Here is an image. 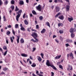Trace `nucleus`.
Here are the masks:
<instances>
[{
  "label": "nucleus",
  "mask_w": 76,
  "mask_h": 76,
  "mask_svg": "<svg viewBox=\"0 0 76 76\" xmlns=\"http://www.w3.org/2000/svg\"><path fill=\"white\" fill-rule=\"evenodd\" d=\"M31 36H32L35 39H36V40H34V39H31V41H33L34 42H37L38 41V39L36 38V37H38V35L36 33H34L31 35Z\"/></svg>",
  "instance_id": "1"
},
{
  "label": "nucleus",
  "mask_w": 76,
  "mask_h": 76,
  "mask_svg": "<svg viewBox=\"0 0 76 76\" xmlns=\"http://www.w3.org/2000/svg\"><path fill=\"white\" fill-rule=\"evenodd\" d=\"M22 12V10H20L19 11H18V12H17V14H18L16 16V20L17 22L19 21V18H20V14H21V12Z\"/></svg>",
  "instance_id": "2"
},
{
  "label": "nucleus",
  "mask_w": 76,
  "mask_h": 76,
  "mask_svg": "<svg viewBox=\"0 0 76 76\" xmlns=\"http://www.w3.org/2000/svg\"><path fill=\"white\" fill-rule=\"evenodd\" d=\"M50 61L48 60H47V62L46 63V64L48 66H51L53 68L54 70H56L57 69H56V68L55 67V66L53 65H50Z\"/></svg>",
  "instance_id": "3"
},
{
  "label": "nucleus",
  "mask_w": 76,
  "mask_h": 76,
  "mask_svg": "<svg viewBox=\"0 0 76 76\" xmlns=\"http://www.w3.org/2000/svg\"><path fill=\"white\" fill-rule=\"evenodd\" d=\"M36 8L39 11V12L41 11V5H39L37 7H36Z\"/></svg>",
  "instance_id": "4"
},
{
  "label": "nucleus",
  "mask_w": 76,
  "mask_h": 76,
  "mask_svg": "<svg viewBox=\"0 0 76 76\" xmlns=\"http://www.w3.org/2000/svg\"><path fill=\"white\" fill-rule=\"evenodd\" d=\"M74 32H75L76 31V29L74 28L73 29V28H71L70 30V32H71V33H73Z\"/></svg>",
  "instance_id": "5"
},
{
  "label": "nucleus",
  "mask_w": 76,
  "mask_h": 76,
  "mask_svg": "<svg viewBox=\"0 0 76 76\" xmlns=\"http://www.w3.org/2000/svg\"><path fill=\"white\" fill-rule=\"evenodd\" d=\"M56 12H59V11L60 10V8L59 7H56Z\"/></svg>",
  "instance_id": "6"
},
{
  "label": "nucleus",
  "mask_w": 76,
  "mask_h": 76,
  "mask_svg": "<svg viewBox=\"0 0 76 76\" xmlns=\"http://www.w3.org/2000/svg\"><path fill=\"white\" fill-rule=\"evenodd\" d=\"M58 18H59V19H61V20H63L64 19V17L63 15H61L59 16L58 17Z\"/></svg>",
  "instance_id": "7"
},
{
  "label": "nucleus",
  "mask_w": 76,
  "mask_h": 76,
  "mask_svg": "<svg viewBox=\"0 0 76 76\" xmlns=\"http://www.w3.org/2000/svg\"><path fill=\"white\" fill-rule=\"evenodd\" d=\"M19 4L20 5H23L24 4V2L22 0L20 1Z\"/></svg>",
  "instance_id": "8"
},
{
  "label": "nucleus",
  "mask_w": 76,
  "mask_h": 76,
  "mask_svg": "<svg viewBox=\"0 0 76 76\" xmlns=\"http://www.w3.org/2000/svg\"><path fill=\"white\" fill-rule=\"evenodd\" d=\"M10 41H11V42L12 43H13V39H15V37L14 36H12V37H10Z\"/></svg>",
  "instance_id": "9"
},
{
  "label": "nucleus",
  "mask_w": 76,
  "mask_h": 76,
  "mask_svg": "<svg viewBox=\"0 0 76 76\" xmlns=\"http://www.w3.org/2000/svg\"><path fill=\"white\" fill-rule=\"evenodd\" d=\"M66 42H68V43H70V42H72V40H70L69 39H67L66 40Z\"/></svg>",
  "instance_id": "10"
},
{
  "label": "nucleus",
  "mask_w": 76,
  "mask_h": 76,
  "mask_svg": "<svg viewBox=\"0 0 76 76\" xmlns=\"http://www.w3.org/2000/svg\"><path fill=\"white\" fill-rule=\"evenodd\" d=\"M38 58V60L39 62H41L42 61V58L41 57H39V56H37Z\"/></svg>",
  "instance_id": "11"
},
{
  "label": "nucleus",
  "mask_w": 76,
  "mask_h": 76,
  "mask_svg": "<svg viewBox=\"0 0 76 76\" xmlns=\"http://www.w3.org/2000/svg\"><path fill=\"white\" fill-rule=\"evenodd\" d=\"M61 57V55L57 56L55 58V59H59Z\"/></svg>",
  "instance_id": "12"
},
{
  "label": "nucleus",
  "mask_w": 76,
  "mask_h": 76,
  "mask_svg": "<svg viewBox=\"0 0 76 76\" xmlns=\"http://www.w3.org/2000/svg\"><path fill=\"white\" fill-rule=\"evenodd\" d=\"M68 19L69 21L70 22H71V21L73 20V18H68Z\"/></svg>",
  "instance_id": "13"
},
{
  "label": "nucleus",
  "mask_w": 76,
  "mask_h": 76,
  "mask_svg": "<svg viewBox=\"0 0 76 76\" xmlns=\"http://www.w3.org/2000/svg\"><path fill=\"white\" fill-rule=\"evenodd\" d=\"M17 37L18 38L17 39V43L18 44L19 43V39L20 37H19V36H17Z\"/></svg>",
  "instance_id": "14"
},
{
  "label": "nucleus",
  "mask_w": 76,
  "mask_h": 76,
  "mask_svg": "<svg viewBox=\"0 0 76 76\" xmlns=\"http://www.w3.org/2000/svg\"><path fill=\"white\" fill-rule=\"evenodd\" d=\"M61 13L60 12H59L58 13H57L55 16V18H58V16L60 15H61Z\"/></svg>",
  "instance_id": "15"
},
{
  "label": "nucleus",
  "mask_w": 76,
  "mask_h": 76,
  "mask_svg": "<svg viewBox=\"0 0 76 76\" xmlns=\"http://www.w3.org/2000/svg\"><path fill=\"white\" fill-rule=\"evenodd\" d=\"M21 56L23 57H27V56H28V55H27V54H21Z\"/></svg>",
  "instance_id": "16"
},
{
  "label": "nucleus",
  "mask_w": 76,
  "mask_h": 76,
  "mask_svg": "<svg viewBox=\"0 0 76 76\" xmlns=\"http://www.w3.org/2000/svg\"><path fill=\"white\" fill-rule=\"evenodd\" d=\"M31 66L33 67H35L36 66V64L35 63H33L32 65H31Z\"/></svg>",
  "instance_id": "17"
},
{
  "label": "nucleus",
  "mask_w": 76,
  "mask_h": 76,
  "mask_svg": "<svg viewBox=\"0 0 76 76\" xmlns=\"http://www.w3.org/2000/svg\"><path fill=\"white\" fill-rule=\"evenodd\" d=\"M70 8V6L67 5H66V10L69 11V8Z\"/></svg>",
  "instance_id": "18"
},
{
  "label": "nucleus",
  "mask_w": 76,
  "mask_h": 76,
  "mask_svg": "<svg viewBox=\"0 0 76 76\" xmlns=\"http://www.w3.org/2000/svg\"><path fill=\"white\" fill-rule=\"evenodd\" d=\"M20 29L21 31H26L25 29V28L23 27H21Z\"/></svg>",
  "instance_id": "19"
},
{
  "label": "nucleus",
  "mask_w": 76,
  "mask_h": 76,
  "mask_svg": "<svg viewBox=\"0 0 76 76\" xmlns=\"http://www.w3.org/2000/svg\"><path fill=\"white\" fill-rule=\"evenodd\" d=\"M24 22L26 25H28V21H27V20H25Z\"/></svg>",
  "instance_id": "20"
},
{
  "label": "nucleus",
  "mask_w": 76,
  "mask_h": 76,
  "mask_svg": "<svg viewBox=\"0 0 76 76\" xmlns=\"http://www.w3.org/2000/svg\"><path fill=\"white\" fill-rule=\"evenodd\" d=\"M46 24L47 26L49 27L50 28V23H49V22H46Z\"/></svg>",
  "instance_id": "21"
},
{
  "label": "nucleus",
  "mask_w": 76,
  "mask_h": 76,
  "mask_svg": "<svg viewBox=\"0 0 76 76\" xmlns=\"http://www.w3.org/2000/svg\"><path fill=\"white\" fill-rule=\"evenodd\" d=\"M45 29H43V30L41 31V33H45Z\"/></svg>",
  "instance_id": "22"
},
{
  "label": "nucleus",
  "mask_w": 76,
  "mask_h": 76,
  "mask_svg": "<svg viewBox=\"0 0 76 76\" xmlns=\"http://www.w3.org/2000/svg\"><path fill=\"white\" fill-rule=\"evenodd\" d=\"M70 57H72V58H73V54H72V53H70Z\"/></svg>",
  "instance_id": "23"
},
{
  "label": "nucleus",
  "mask_w": 76,
  "mask_h": 76,
  "mask_svg": "<svg viewBox=\"0 0 76 76\" xmlns=\"http://www.w3.org/2000/svg\"><path fill=\"white\" fill-rule=\"evenodd\" d=\"M71 36L72 38H73V37H74L75 36V34L73 33H72L71 34Z\"/></svg>",
  "instance_id": "24"
},
{
  "label": "nucleus",
  "mask_w": 76,
  "mask_h": 76,
  "mask_svg": "<svg viewBox=\"0 0 76 76\" xmlns=\"http://www.w3.org/2000/svg\"><path fill=\"white\" fill-rule=\"evenodd\" d=\"M20 42L21 43H24V40L23 38L21 39L20 40Z\"/></svg>",
  "instance_id": "25"
},
{
  "label": "nucleus",
  "mask_w": 76,
  "mask_h": 76,
  "mask_svg": "<svg viewBox=\"0 0 76 76\" xmlns=\"http://www.w3.org/2000/svg\"><path fill=\"white\" fill-rule=\"evenodd\" d=\"M10 8L12 9V10H14V9H15V7L13 5L11 6Z\"/></svg>",
  "instance_id": "26"
},
{
  "label": "nucleus",
  "mask_w": 76,
  "mask_h": 76,
  "mask_svg": "<svg viewBox=\"0 0 76 76\" xmlns=\"http://www.w3.org/2000/svg\"><path fill=\"white\" fill-rule=\"evenodd\" d=\"M39 19L40 20H42V19H43V17H42V16H40L39 18Z\"/></svg>",
  "instance_id": "27"
},
{
  "label": "nucleus",
  "mask_w": 76,
  "mask_h": 76,
  "mask_svg": "<svg viewBox=\"0 0 76 76\" xmlns=\"http://www.w3.org/2000/svg\"><path fill=\"white\" fill-rule=\"evenodd\" d=\"M11 3L12 4H13L15 3V1L13 0H12L11 1Z\"/></svg>",
  "instance_id": "28"
},
{
  "label": "nucleus",
  "mask_w": 76,
  "mask_h": 76,
  "mask_svg": "<svg viewBox=\"0 0 76 76\" xmlns=\"http://www.w3.org/2000/svg\"><path fill=\"white\" fill-rule=\"evenodd\" d=\"M58 26H63V24H62V23H59L58 24Z\"/></svg>",
  "instance_id": "29"
},
{
  "label": "nucleus",
  "mask_w": 76,
  "mask_h": 76,
  "mask_svg": "<svg viewBox=\"0 0 76 76\" xmlns=\"http://www.w3.org/2000/svg\"><path fill=\"white\" fill-rule=\"evenodd\" d=\"M59 32L60 34H63V31L62 30H60L59 31Z\"/></svg>",
  "instance_id": "30"
},
{
  "label": "nucleus",
  "mask_w": 76,
  "mask_h": 76,
  "mask_svg": "<svg viewBox=\"0 0 76 76\" xmlns=\"http://www.w3.org/2000/svg\"><path fill=\"white\" fill-rule=\"evenodd\" d=\"M18 10H19V9H18V7L16 6V7H15V11H16V12L18 11Z\"/></svg>",
  "instance_id": "31"
},
{
  "label": "nucleus",
  "mask_w": 76,
  "mask_h": 76,
  "mask_svg": "<svg viewBox=\"0 0 76 76\" xmlns=\"http://www.w3.org/2000/svg\"><path fill=\"white\" fill-rule=\"evenodd\" d=\"M32 12L34 15H36V12H35V11L34 10L32 11Z\"/></svg>",
  "instance_id": "32"
},
{
  "label": "nucleus",
  "mask_w": 76,
  "mask_h": 76,
  "mask_svg": "<svg viewBox=\"0 0 76 76\" xmlns=\"http://www.w3.org/2000/svg\"><path fill=\"white\" fill-rule=\"evenodd\" d=\"M19 26V25L18 24H15V28H18V26Z\"/></svg>",
  "instance_id": "33"
},
{
  "label": "nucleus",
  "mask_w": 76,
  "mask_h": 76,
  "mask_svg": "<svg viewBox=\"0 0 76 76\" xmlns=\"http://www.w3.org/2000/svg\"><path fill=\"white\" fill-rule=\"evenodd\" d=\"M10 34V32L9 31H8L7 33V35H9Z\"/></svg>",
  "instance_id": "34"
},
{
  "label": "nucleus",
  "mask_w": 76,
  "mask_h": 76,
  "mask_svg": "<svg viewBox=\"0 0 76 76\" xmlns=\"http://www.w3.org/2000/svg\"><path fill=\"white\" fill-rule=\"evenodd\" d=\"M7 50H6L4 54V56H6V54H7Z\"/></svg>",
  "instance_id": "35"
},
{
  "label": "nucleus",
  "mask_w": 76,
  "mask_h": 76,
  "mask_svg": "<svg viewBox=\"0 0 76 76\" xmlns=\"http://www.w3.org/2000/svg\"><path fill=\"white\" fill-rule=\"evenodd\" d=\"M59 67L60 69H63V66L61 65H59Z\"/></svg>",
  "instance_id": "36"
},
{
  "label": "nucleus",
  "mask_w": 76,
  "mask_h": 76,
  "mask_svg": "<svg viewBox=\"0 0 76 76\" xmlns=\"http://www.w3.org/2000/svg\"><path fill=\"white\" fill-rule=\"evenodd\" d=\"M3 70H4V71H6V70H7V68H3Z\"/></svg>",
  "instance_id": "37"
},
{
  "label": "nucleus",
  "mask_w": 76,
  "mask_h": 76,
  "mask_svg": "<svg viewBox=\"0 0 76 76\" xmlns=\"http://www.w3.org/2000/svg\"><path fill=\"white\" fill-rule=\"evenodd\" d=\"M65 1H66L68 3V4L70 5V1H69V0H65Z\"/></svg>",
  "instance_id": "38"
},
{
  "label": "nucleus",
  "mask_w": 76,
  "mask_h": 76,
  "mask_svg": "<svg viewBox=\"0 0 76 76\" xmlns=\"http://www.w3.org/2000/svg\"><path fill=\"white\" fill-rule=\"evenodd\" d=\"M8 3V2L7 1V0H6L5 1V4L6 5H7V4Z\"/></svg>",
  "instance_id": "39"
},
{
  "label": "nucleus",
  "mask_w": 76,
  "mask_h": 76,
  "mask_svg": "<svg viewBox=\"0 0 76 76\" xmlns=\"http://www.w3.org/2000/svg\"><path fill=\"white\" fill-rule=\"evenodd\" d=\"M4 50H7V47L6 46H4L3 47Z\"/></svg>",
  "instance_id": "40"
},
{
  "label": "nucleus",
  "mask_w": 76,
  "mask_h": 76,
  "mask_svg": "<svg viewBox=\"0 0 76 76\" xmlns=\"http://www.w3.org/2000/svg\"><path fill=\"white\" fill-rule=\"evenodd\" d=\"M1 75H5V73H4V72H1L0 74Z\"/></svg>",
  "instance_id": "41"
},
{
  "label": "nucleus",
  "mask_w": 76,
  "mask_h": 76,
  "mask_svg": "<svg viewBox=\"0 0 76 76\" xmlns=\"http://www.w3.org/2000/svg\"><path fill=\"white\" fill-rule=\"evenodd\" d=\"M58 2H60L61 3H63V1L62 0H58Z\"/></svg>",
  "instance_id": "42"
},
{
  "label": "nucleus",
  "mask_w": 76,
  "mask_h": 76,
  "mask_svg": "<svg viewBox=\"0 0 76 76\" xmlns=\"http://www.w3.org/2000/svg\"><path fill=\"white\" fill-rule=\"evenodd\" d=\"M60 40H61V41H63V37L61 36H60Z\"/></svg>",
  "instance_id": "43"
},
{
  "label": "nucleus",
  "mask_w": 76,
  "mask_h": 76,
  "mask_svg": "<svg viewBox=\"0 0 76 76\" xmlns=\"http://www.w3.org/2000/svg\"><path fill=\"white\" fill-rule=\"evenodd\" d=\"M7 27L8 28H10L12 27V26L11 25H9V26H7Z\"/></svg>",
  "instance_id": "44"
},
{
  "label": "nucleus",
  "mask_w": 76,
  "mask_h": 76,
  "mask_svg": "<svg viewBox=\"0 0 76 76\" xmlns=\"http://www.w3.org/2000/svg\"><path fill=\"white\" fill-rule=\"evenodd\" d=\"M3 18H4V21H6V18H5V16H4Z\"/></svg>",
  "instance_id": "45"
},
{
  "label": "nucleus",
  "mask_w": 76,
  "mask_h": 76,
  "mask_svg": "<svg viewBox=\"0 0 76 76\" xmlns=\"http://www.w3.org/2000/svg\"><path fill=\"white\" fill-rule=\"evenodd\" d=\"M30 29H31V28H27V31L28 32H30Z\"/></svg>",
  "instance_id": "46"
},
{
  "label": "nucleus",
  "mask_w": 76,
  "mask_h": 76,
  "mask_svg": "<svg viewBox=\"0 0 76 76\" xmlns=\"http://www.w3.org/2000/svg\"><path fill=\"white\" fill-rule=\"evenodd\" d=\"M36 28H37V29H38V28H39V26H38V25H37L36 26Z\"/></svg>",
  "instance_id": "47"
},
{
  "label": "nucleus",
  "mask_w": 76,
  "mask_h": 76,
  "mask_svg": "<svg viewBox=\"0 0 76 76\" xmlns=\"http://www.w3.org/2000/svg\"><path fill=\"white\" fill-rule=\"evenodd\" d=\"M2 4V1H1V0H0V5L1 6Z\"/></svg>",
  "instance_id": "48"
},
{
  "label": "nucleus",
  "mask_w": 76,
  "mask_h": 76,
  "mask_svg": "<svg viewBox=\"0 0 76 76\" xmlns=\"http://www.w3.org/2000/svg\"><path fill=\"white\" fill-rule=\"evenodd\" d=\"M12 32H13L14 35H15V31H14V30H12Z\"/></svg>",
  "instance_id": "49"
},
{
  "label": "nucleus",
  "mask_w": 76,
  "mask_h": 76,
  "mask_svg": "<svg viewBox=\"0 0 76 76\" xmlns=\"http://www.w3.org/2000/svg\"><path fill=\"white\" fill-rule=\"evenodd\" d=\"M6 42L7 44H9V41H8V40H7V39H6Z\"/></svg>",
  "instance_id": "50"
},
{
  "label": "nucleus",
  "mask_w": 76,
  "mask_h": 76,
  "mask_svg": "<svg viewBox=\"0 0 76 76\" xmlns=\"http://www.w3.org/2000/svg\"><path fill=\"white\" fill-rule=\"evenodd\" d=\"M51 74H52V75H51L52 76H54V73H53V72H51Z\"/></svg>",
  "instance_id": "51"
},
{
  "label": "nucleus",
  "mask_w": 76,
  "mask_h": 76,
  "mask_svg": "<svg viewBox=\"0 0 76 76\" xmlns=\"http://www.w3.org/2000/svg\"><path fill=\"white\" fill-rule=\"evenodd\" d=\"M55 41L57 43H58V40L56 39H55Z\"/></svg>",
  "instance_id": "52"
},
{
  "label": "nucleus",
  "mask_w": 76,
  "mask_h": 76,
  "mask_svg": "<svg viewBox=\"0 0 76 76\" xmlns=\"http://www.w3.org/2000/svg\"><path fill=\"white\" fill-rule=\"evenodd\" d=\"M54 7V6H52L51 7V8H52V9H53V8Z\"/></svg>",
  "instance_id": "53"
},
{
  "label": "nucleus",
  "mask_w": 76,
  "mask_h": 76,
  "mask_svg": "<svg viewBox=\"0 0 76 76\" xmlns=\"http://www.w3.org/2000/svg\"><path fill=\"white\" fill-rule=\"evenodd\" d=\"M69 67L67 69V70H69V69H70V65H69Z\"/></svg>",
  "instance_id": "54"
},
{
  "label": "nucleus",
  "mask_w": 76,
  "mask_h": 76,
  "mask_svg": "<svg viewBox=\"0 0 76 76\" xmlns=\"http://www.w3.org/2000/svg\"><path fill=\"white\" fill-rule=\"evenodd\" d=\"M33 51H35L36 50V48H33Z\"/></svg>",
  "instance_id": "55"
},
{
  "label": "nucleus",
  "mask_w": 76,
  "mask_h": 76,
  "mask_svg": "<svg viewBox=\"0 0 76 76\" xmlns=\"http://www.w3.org/2000/svg\"><path fill=\"white\" fill-rule=\"evenodd\" d=\"M40 55H41V56H44V54H43V53H41Z\"/></svg>",
  "instance_id": "56"
},
{
  "label": "nucleus",
  "mask_w": 76,
  "mask_h": 76,
  "mask_svg": "<svg viewBox=\"0 0 76 76\" xmlns=\"http://www.w3.org/2000/svg\"><path fill=\"white\" fill-rule=\"evenodd\" d=\"M71 70H73V68H72V66H70V69Z\"/></svg>",
  "instance_id": "57"
},
{
  "label": "nucleus",
  "mask_w": 76,
  "mask_h": 76,
  "mask_svg": "<svg viewBox=\"0 0 76 76\" xmlns=\"http://www.w3.org/2000/svg\"><path fill=\"white\" fill-rule=\"evenodd\" d=\"M57 0H55L54 1V2H55V3H57Z\"/></svg>",
  "instance_id": "58"
},
{
  "label": "nucleus",
  "mask_w": 76,
  "mask_h": 76,
  "mask_svg": "<svg viewBox=\"0 0 76 76\" xmlns=\"http://www.w3.org/2000/svg\"><path fill=\"white\" fill-rule=\"evenodd\" d=\"M31 59V60H33V58H32V56H30L29 57Z\"/></svg>",
  "instance_id": "59"
},
{
  "label": "nucleus",
  "mask_w": 76,
  "mask_h": 76,
  "mask_svg": "<svg viewBox=\"0 0 76 76\" xmlns=\"http://www.w3.org/2000/svg\"><path fill=\"white\" fill-rule=\"evenodd\" d=\"M66 47H68V46H69V44H66Z\"/></svg>",
  "instance_id": "60"
},
{
  "label": "nucleus",
  "mask_w": 76,
  "mask_h": 76,
  "mask_svg": "<svg viewBox=\"0 0 76 76\" xmlns=\"http://www.w3.org/2000/svg\"><path fill=\"white\" fill-rule=\"evenodd\" d=\"M26 1L27 3H29V0H26Z\"/></svg>",
  "instance_id": "61"
},
{
  "label": "nucleus",
  "mask_w": 76,
  "mask_h": 76,
  "mask_svg": "<svg viewBox=\"0 0 76 76\" xmlns=\"http://www.w3.org/2000/svg\"><path fill=\"white\" fill-rule=\"evenodd\" d=\"M60 64V62H58L57 63V65H59Z\"/></svg>",
  "instance_id": "62"
},
{
  "label": "nucleus",
  "mask_w": 76,
  "mask_h": 76,
  "mask_svg": "<svg viewBox=\"0 0 76 76\" xmlns=\"http://www.w3.org/2000/svg\"><path fill=\"white\" fill-rule=\"evenodd\" d=\"M29 62L30 64H32V62H31V61H29Z\"/></svg>",
  "instance_id": "63"
},
{
  "label": "nucleus",
  "mask_w": 76,
  "mask_h": 76,
  "mask_svg": "<svg viewBox=\"0 0 76 76\" xmlns=\"http://www.w3.org/2000/svg\"><path fill=\"white\" fill-rule=\"evenodd\" d=\"M53 1V0H50L49 1V2H50V3H51V2H52Z\"/></svg>",
  "instance_id": "64"
}]
</instances>
